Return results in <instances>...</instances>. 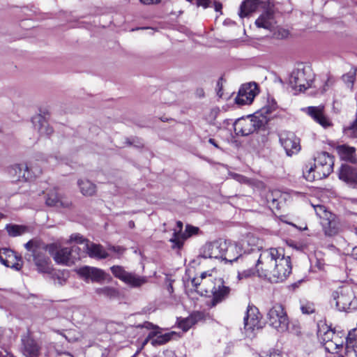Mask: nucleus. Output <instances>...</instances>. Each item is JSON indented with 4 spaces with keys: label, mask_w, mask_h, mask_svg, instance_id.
Listing matches in <instances>:
<instances>
[{
    "label": "nucleus",
    "mask_w": 357,
    "mask_h": 357,
    "mask_svg": "<svg viewBox=\"0 0 357 357\" xmlns=\"http://www.w3.org/2000/svg\"><path fill=\"white\" fill-rule=\"evenodd\" d=\"M268 324L280 333H284L289 328V318L282 307L280 304L273 305L267 313Z\"/></svg>",
    "instance_id": "6e6552de"
},
{
    "label": "nucleus",
    "mask_w": 357,
    "mask_h": 357,
    "mask_svg": "<svg viewBox=\"0 0 357 357\" xmlns=\"http://www.w3.org/2000/svg\"><path fill=\"white\" fill-rule=\"evenodd\" d=\"M335 150L341 160L352 164L357 163V155L354 147L347 144H340L335 146Z\"/></svg>",
    "instance_id": "4be33fe9"
},
{
    "label": "nucleus",
    "mask_w": 357,
    "mask_h": 357,
    "mask_svg": "<svg viewBox=\"0 0 357 357\" xmlns=\"http://www.w3.org/2000/svg\"><path fill=\"white\" fill-rule=\"evenodd\" d=\"M280 142L289 156L298 153L301 149L299 138L291 132H282L280 135Z\"/></svg>",
    "instance_id": "dca6fc26"
},
{
    "label": "nucleus",
    "mask_w": 357,
    "mask_h": 357,
    "mask_svg": "<svg viewBox=\"0 0 357 357\" xmlns=\"http://www.w3.org/2000/svg\"><path fill=\"white\" fill-rule=\"evenodd\" d=\"M5 217V215L3 214V213H0V220L3 218Z\"/></svg>",
    "instance_id": "bf43d9fd"
},
{
    "label": "nucleus",
    "mask_w": 357,
    "mask_h": 357,
    "mask_svg": "<svg viewBox=\"0 0 357 357\" xmlns=\"http://www.w3.org/2000/svg\"><path fill=\"white\" fill-rule=\"evenodd\" d=\"M261 123L257 116H247L236 121L234 129L236 135L246 136L258 129Z\"/></svg>",
    "instance_id": "f8f14e48"
},
{
    "label": "nucleus",
    "mask_w": 357,
    "mask_h": 357,
    "mask_svg": "<svg viewBox=\"0 0 357 357\" xmlns=\"http://www.w3.org/2000/svg\"><path fill=\"white\" fill-rule=\"evenodd\" d=\"M128 225H129V227H130V228H133V227H135V223H134V222H133V221H130V222H128Z\"/></svg>",
    "instance_id": "13d9d810"
},
{
    "label": "nucleus",
    "mask_w": 357,
    "mask_h": 357,
    "mask_svg": "<svg viewBox=\"0 0 357 357\" xmlns=\"http://www.w3.org/2000/svg\"><path fill=\"white\" fill-rule=\"evenodd\" d=\"M277 108V104L274 100H272L271 102H268L267 105H264L260 110L262 115L266 116L267 115L271 114L274 112Z\"/></svg>",
    "instance_id": "a19ab883"
},
{
    "label": "nucleus",
    "mask_w": 357,
    "mask_h": 357,
    "mask_svg": "<svg viewBox=\"0 0 357 357\" xmlns=\"http://www.w3.org/2000/svg\"><path fill=\"white\" fill-rule=\"evenodd\" d=\"M289 34V31L282 28H278L277 31L275 33V37L278 39L286 38L288 37Z\"/></svg>",
    "instance_id": "c03bdc74"
},
{
    "label": "nucleus",
    "mask_w": 357,
    "mask_h": 357,
    "mask_svg": "<svg viewBox=\"0 0 357 357\" xmlns=\"http://www.w3.org/2000/svg\"><path fill=\"white\" fill-rule=\"evenodd\" d=\"M96 293L98 295L105 296L109 298H114L119 295V292L116 289L109 287L97 288L96 289Z\"/></svg>",
    "instance_id": "e433bc0d"
},
{
    "label": "nucleus",
    "mask_w": 357,
    "mask_h": 357,
    "mask_svg": "<svg viewBox=\"0 0 357 357\" xmlns=\"http://www.w3.org/2000/svg\"><path fill=\"white\" fill-rule=\"evenodd\" d=\"M355 234L357 235V227L355 228Z\"/></svg>",
    "instance_id": "680f3d73"
},
{
    "label": "nucleus",
    "mask_w": 357,
    "mask_h": 357,
    "mask_svg": "<svg viewBox=\"0 0 357 357\" xmlns=\"http://www.w3.org/2000/svg\"><path fill=\"white\" fill-rule=\"evenodd\" d=\"M257 254L252 261V267L239 273V277H250L257 273L259 277L277 283L286 280L291 274V258L285 256L282 248H271L261 251L259 256Z\"/></svg>",
    "instance_id": "f257e3e1"
},
{
    "label": "nucleus",
    "mask_w": 357,
    "mask_h": 357,
    "mask_svg": "<svg viewBox=\"0 0 357 357\" xmlns=\"http://www.w3.org/2000/svg\"><path fill=\"white\" fill-rule=\"evenodd\" d=\"M259 241L260 240L259 238H256L252 234H249L245 238V239L242 241L241 246L243 248L246 249L245 244H247L248 245H251L252 248L250 250L253 252L255 250V248L253 247H257L259 243Z\"/></svg>",
    "instance_id": "4c0bfd02"
},
{
    "label": "nucleus",
    "mask_w": 357,
    "mask_h": 357,
    "mask_svg": "<svg viewBox=\"0 0 357 357\" xmlns=\"http://www.w3.org/2000/svg\"><path fill=\"white\" fill-rule=\"evenodd\" d=\"M225 248V240L219 239L213 242H208L201 248L199 256L205 259H222L223 248Z\"/></svg>",
    "instance_id": "4468645a"
},
{
    "label": "nucleus",
    "mask_w": 357,
    "mask_h": 357,
    "mask_svg": "<svg viewBox=\"0 0 357 357\" xmlns=\"http://www.w3.org/2000/svg\"><path fill=\"white\" fill-rule=\"evenodd\" d=\"M301 310L303 314H310L315 311L314 305L310 301L301 302Z\"/></svg>",
    "instance_id": "ea45409f"
},
{
    "label": "nucleus",
    "mask_w": 357,
    "mask_h": 357,
    "mask_svg": "<svg viewBox=\"0 0 357 357\" xmlns=\"http://www.w3.org/2000/svg\"><path fill=\"white\" fill-rule=\"evenodd\" d=\"M77 185L80 192L84 196H93L96 192V185L88 179H79L77 181Z\"/></svg>",
    "instance_id": "7c9ffc66"
},
{
    "label": "nucleus",
    "mask_w": 357,
    "mask_h": 357,
    "mask_svg": "<svg viewBox=\"0 0 357 357\" xmlns=\"http://www.w3.org/2000/svg\"><path fill=\"white\" fill-rule=\"evenodd\" d=\"M77 273L85 281L91 280L93 282H101L107 276L102 270L88 266L79 268Z\"/></svg>",
    "instance_id": "6ab92c4d"
},
{
    "label": "nucleus",
    "mask_w": 357,
    "mask_h": 357,
    "mask_svg": "<svg viewBox=\"0 0 357 357\" xmlns=\"http://www.w3.org/2000/svg\"><path fill=\"white\" fill-rule=\"evenodd\" d=\"M244 329L247 333H252L263 327L261 315L258 310L253 305L249 304L245 317L243 318Z\"/></svg>",
    "instance_id": "9d476101"
},
{
    "label": "nucleus",
    "mask_w": 357,
    "mask_h": 357,
    "mask_svg": "<svg viewBox=\"0 0 357 357\" xmlns=\"http://www.w3.org/2000/svg\"><path fill=\"white\" fill-rule=\"evenodd\" d=\"M229 175L232 178L238 181L239 183H247L249 182V180L243 175L238 174L236 173H231L229 174Z\"/></svg>",
    "instance_id": "a18cd8bd"
},
{
    "label": "nucleus",
    "mask_w": 357,
    "mask_h": 357,
    "mask_svg": "<svg viewBox=\"0 0 357 357\" xmlns=\"http://www.w3.org/2000/svg\"><path fill=\"white\" fill-rule=\"evenodd\" d=\"M225 248H223V255L222 259L232 262L241 256V259L248 265V268L252 267V261L255 257L251 255H241V248L238 244L225 241Z\"/></svg>",
    "instance_id": "9b49d317"
},
{
    "label": "nucleus",
    "mask_w": 357,
    "mask_h": 357,
    "mask_svg": "<svg viewBox=\"0 0 357 357\" xmlns=\"http://www.w3.org/2000/svg\"><path fill=\"white\" fill-rule=\"evenodd\" d=\"M208 142L211 144H213V146H215V147H218L217 144L215 143V139H212V138H210L209 140H208Z\"/></svg>",
    "instance_id": "5fc2aeb1"
},
{
    "label": "nucleus",
    "mask_w": 357,
    "mask_h": 357,
    "mask_svg": "<svg viewBox=\"0 0 357 357\" xmlns=\"http://www.w3.org/2000/svg\"><path fill=\"white\" fill-rule=\"evenodd\" d=\"M198 231V227L187 225L184 233L178 234L176 232H174L173 237L170 239V241L173 243L172 248H181L185 239L194 234H197Z\"/></svg>",
    "instance_id": "b1692460"
},
{
    "label": "nucleus",
    "mask_w": 357,
    "mask_h": 357,
    "mask_svg": "<svg viewBox=\"0 0 357 357\" xmlns=\"http://www.w3.org/2000/svg\"><path fill=\"white\" fill-rule=\"evenodd\" d=\"M34 128L41 136H49L53 132V129L50 126L45 118L41 115H36L32 118Z\"/></svg>",
    "instance_id": "a878e982"
},
{
    "label": "nucleus",
    "mask_w": 357,
    "mask_h": 357,
    "mask_svg": "<svg viewBox=\"0 0 357 357\" xmlns=\"http://www.w3.org/2000/svg\"><path fill=\"white\" fill-rule=\"evenodd\" d=\"M177 228L178 229H175L174 232H176L178 234H182L181 230L183 229V223L181 221H178L176 222Z\"/></svg>",
    "instance_id": "3c124183"
},
{
    "label": "nucleus",
    "mask_w": 357,
    "mask_h": 357,
    "mask_svg": "<svg viewBox=\"0 0 357 357\" xmlns=\"http://www.w3.org/2000/svg\"><path fill=\"white\" fill-rule=\"evenodd\" d=\"M6 250H10V249L8 248H2L0 250V261L2 263L3 261H4V259H8V255H7V253H2L3 252L6 251Z\"/></svg>",
    "instance_id": "09e8293b"
},
{
    "label": "nucleus",
    "mask_w": 357,
    "mask_h": 357,
    "mask_svg": "<svg viewBox=\"0 0 357 357\" xmlns=\"http://www.w3.org/2000/svg\"><path fill=\"white\" fill-rule=\"evenodd\" d=\"M0 357H14L12 354L7 353L6 355H3L1 352H0Z\"/></svg>",
    "instance_id": "6e6d98bb"
},
{
    "label": "nucleus",
    "mask_w": 357,
    "mask_h": 357,
    "mask_svg": "<svg viewBox=\"0 0 357 357\" xmlns=\"http://www.w3.org/2000/svg\"><path fill=\"white\" fill-rule=\"evenodd\" d=\"M197 94L201 97L204 96V91L202 89L197 90Z\"/></svg>",
    "instance_id": "4d7b16f0"
},
{
    "label": "nucleus",
    "mask_w": 357,
    "mask_h": 357,
    "mask_svg": "<svg viewBox=\"0 0 357 357\" xmlns=\"http://www.w3.org/2000/svg\"><path fill=\"white\" fill-rule=\"evenodd\" d=\"M24 246L28 251L26 255L27 260L33 261L38 272L50 273L52 271L51 260L45 255V252H47V245L38 240L32 239Z\"/></svg>",
    "instance_id": "7ed1b4c3"
},
{
    "label": "nucleus",
    "mask_w": 357,
    "mask_h": 357,
    "mask_svg": "<svg viewBox=\"0 0 357 357\" xmlns=\"http://www.w3.org/2000/svg\"><path fill=\"white\" fill-rule=\"evenodd\" d=\"M142 4L144 5H152V4H158L161 0H139Z\"/></svg>",
    "instance_id": "8fccbe9b"
},
{
    "label": "nucleus",
    "mask_w": 357,
    "mask_h": 357,
    "mask_svg": "<svg viewBox=\"0 0 357 357\" xmlns=\"http://www.w3.org/2000/svg\"><path fill=\"white\" fill-rule=\"evenodd\" d=\"M8 172L13 179L26 181L31 178L30 172L26 164H16L8 169Z\"/></svg>",
    "instance_id": "393cba45"
},
{
    "label": "nucleus",
    "mask_w": 357,
    "mask_h": 357,
    "mask_svg": "<svg viewBox=\"0 0 357 357\" xmlns=\"http://www.w3.org/2000/svg\"><path fill=\"white\" fill-rule=\"evenodd\" d=\"M342 346V341L340 340L339 337L324 344L325 350L329 353L336 352L340 347Z\"/></svg>",
    "instance_id": "f704fd0d"
},
{
    "label": "nucleus",
    "mask_w": 357,
    "mask_h": 357,
    "mask_svg": "<svg viewBox=\"0 0 357 357\" xmlns=\"http://www.w3.org/2000/svg\"><path fill=\"white\" fill-rule=\"evenodd\" d=\"M347 344L349 347H352L357 357V328L350 331L347 337Z\"/></svg>",
    "instance_id": "c9c22d12"
},
{
    "label": "nucleus",
    "mask_w": 357,
    "mask_h": 357,
    "mask_svg": "<svg viewBox=\"0 0 357 357\" xmlns=\"http://www.w3.org/2000/svg\"><path fill=\"white\" fill-rule=\"evenodd\" d=\"M82 311V309L77 307H72L68 310V312L66 313V317L68 318L71 319L73 321H81L80 319V314Z\"/></svg>",
    "instance_id": "58836bf2"
},
{
    "label": "nucleus",
    "mask_w": 357,
    "mask_h": 357,
    "mask_svg": "<svg viewBox=\"0 0 357 357\" xmlns=\"http://www.w3.org/2000/svg\"><path fill=\"white\" fill-rule=\"evenodd\" d=\"M338 177L353 188H357V169L349 165H342L339 169Z\"/></svg>",
    "instance_id": "412c9836"
},
{
    "label": "nucleus",
    "mask_w": 357,
    "mask_h": 357,
    "mask_svg": "<svg viewBox=\"0 0 357 357\" xmlns=\"http://www.w3.org/2000/svg\"><path fill=\"white\" fill-rule=\"evenodd\" d=\"M259 28L272 30L276 24L275 9L273 4L268 3L264 11L255 21Z\"/></svg>",
    "instance_id": "2eb2a0df"
},
{
    "label": "nucleus",
    "mask_w": 357,
    "mask_h": 357,
    "mask_svg": "<svg viewBox=\"0 0 357 357\" xmlns=\"http://www.w3.org/2000/svg\"><path fill=\"white\" fill-rule=\"evenodd\" d=\"M332 296L339 310L349 311L357 309V298L351 286L345 285L339 287Z\"/></svg>",
    "instance_id": "423d86ee"
},
{
    "label": "nucleus",
    "mask_w": 357,
    "mask_h": 357,
    "mask_svg": "<svg viewBox=\"0 0 357 357\" xmlns=\"http://www.w3.org/2000/svg\"><path fill=\"white\" fill-rule=\"evenodd\" d=\"M175 335V333H166L162 334L160 333H155L152 337L151 335L150 342L153 346L162 345L169 341L173 336Z\"/></svg>",
    "instance_id": "473e14b6"
},
{
    "label": "nucleus",
    "mask_w": 357,
    "mask_h": 357,
    "mask_svg": "<svg viewBox=\"0 0 357 357\" xmlns=\"http://www.w3.org/2000/svg\"><path fill=\"white\" fill-rule=\"evenodd\" d=\"M351 256L357 261V247L353 248Z\"/></svg>",
    "instance_id": "864d4df0"
},
{
    "label": "nucleus",
    "mask_w": 357,
    "mask_h": 357,
    "mask_svg": "<svg viewBox=\"0 0 357 357\" xmlns=\"http://www.w3.org/2000/svg\"><path fill=\"white\" fill-rule=\"evenodd\" d=\"M313 207L317 215L321 220L324 234L328 236L337 235L342 228V223L338 216L327 211L323 205H314Z\"/></svg>",
    "instance_id": "39448f33"
},
{
    "label": "nucleus",
    "mask_w": 357,
    "mask_h": 357,
    "mask_svg": "<svg viewBox=\"0 0 357 357\" xmlns=\"http://www.w3.org/2000/svg\"><path fill=\"white\" fill-rule=\"evenodd\" d=\"M213 6H214V8H215V11L219 12V11L221 10V9H222V4L220 3L214 1L213 2Z\"/></svg>",
    "instance_id": "603ef678"
},
{
    "label": "nucleus",
    "mask_w": 357,
    "mask_h": 357,
    "mask_svg": "<svg viewBox=\"0 0 357 357\" xmlns=\"http://www.w3.org/2000/svg\"><path fill=\"white\" fill-rule=\"evenodd\" d=\"M112 274L126 284L132 287H138L146 282V278L128 273L122 266H113L110 268Z\"/></svg>",
    "instance_id": "ddd939ff"
},
{
    "label": "nucleus",
    "mask_w": 357,
    "mask_h": 357,
    "mask_svg": "<svg viewBox=\"0 0 357 357\" xmlns=\"http://www.w3.org/2000/svg\"><path fill=\"white\" fill-rule=\"evenodd\" d=\"M46 204L50 206L69 208L71 202L60 195L56 189H53L47 193Z\"/></svg>",
    "instance_id": "5701e85b"
},
{
    "label": "nucleus",
    "mask_w": 357,
    "mask_h": 357,
    "mask_svg": "<svg viewBox=\"0 0 357 357\" xmlns=\"http://www.w3.org/2000/svg\"><path fill=\"white\" fill-rule=\"evenodd\" d=\"M272 202L273 203H274L275 202H276V199L275 198H272Z\"/></svg>",
    "instance_id": "052dcab7"
},
{
    "label": "nucleus",
    "mask_w": 357,
    "mask_h": 357,
    "mask_svg": "<svg viewBox=\"0 0 357 357\" xmlns=\"http://www.w3.org/2000/svg\"><path fill=\"white\" fill-rule=\"evenodd\" d=\"M259 357H282L280 353L277 351H270L269 354L261 355Z\"/></svg>",
    "instance_id": "de8ad7c7"
},
{
    "label": "nucleus",
    "mask_w": 357,
    "mask_h": 357,
    "mask_svg": "<svg viewBox=\"0 0 357 357\" xmlns=\"http://www.w3.org/2000/svg\"><path fill=\"white\" fill-rule=\"evenodd\" d=\"M314 160V167H306L303 170V176L308 181L322 179L333 172V159L328 153H319Z\"/></svg>",
    "instance_id": "20e7f679"
},
{
    "label": "nucleus",
    "mask_w": 357,
    "mask_h": 357,
    "mask_svg": "<svg viewBox=\"0 0 357 357\" xmlns=\"http://www.w3.org/2000/svg\"><path fill=\"white\" fill-rule=\"evenodd\" d=\"M21 352L25 357H38L40 347L29 335L22 337Z\"/></svg>",
    "instance_id": "aec40b11"
},
{
    "label": "nucleus",
    "mask_w": 357,
    "mask_h": 357,
    "mask_svg": "<svg viewBox=\"0 0 357 357\" xmlns=\"http://www.w3.org/2000/svg\"><path fill=\"white\" fill-rule=\"evenodd\" d=\"M108 250L114 252V256L119 257L125 251V249L120 246H109Z\"/></svg>",
    "instance_id": "37998d69"
},
{
    "label": "nucleus",
    "mask_w": 357,
    "mask_h": 357,
    "mask_svg": "<svg viewBox=\"0 0 357 357\" xmlns=\"http://www.w3.org/2000/svg\"><path fill=\"white\" fill-rule=\"evenodd\" d=\"M89 241L88 240L83 238L82 236H81L79 234H73L70 236L69 240L67 241V243H72V242H76L77 243H86V242Z\"/></svg>",
    "instance_id": "79ce46f5"
},
{
    "label": "nucleus",
    "mask_w": 357,
    "mask_h": 357,
    "mask_svg": "<svg viewBox=\"0 0 357 357\" xmlns=\"http://www.w3.org/2000/svg\"><path fill=\"white\" fill-rule=\"evenodd\" d=\"M259 3V0H245L240 7L238 13L240 17L243 18L249 16L250 14L256 10Z\"/></svg>",
    "instance_id": "c85d7f7f"
},
{
    "label": "nucleus",
    "mask_w": 357,
    "mask_h": 357,
    "mask_svg": "<svg viewBox=\"0 0 357 357\" xmlns=\"http://www.w3.org/2000/svg\"><path fill=\"white\" fill-rule=\"evenodd\" d=\"M191 282L196 291L200 295L212 296L211 303L212 307L225 301L230 292L229 287L224 284L222 279L215 278L207 272H204L200 276L194 278Z\"/></svg>",
    "instance_id": "f03ea898"
},
{
    "label": "nucleus",
    "mask_w": 357,
    "mask_h": 357,
    "mask_svg": "<svg viewBox=\"0 0 357 357\" xmlns=\"http://www.w3.org/2000/svg\"><path fill=\"white\" fill-rule=\"evenodd\" d=\"M343 79L345 82H348L352 85L355 79V72L349 73L343 75Z\"/></svg>",
    "instance_id": "49530a36"
},
{
    "label": "nucleus",
    "mask_w": 357,
    "mask_h": 357,
    "mask_svg": "<svg viewBox=\"0 0 357 357\" xmlns=\"http://www.w3.org/2000/svg\"><path fill=\"white\" fill-rule=\"evenodd\" d=\"M84 248L89 257L98 259H105L109 254L100 245L87 241Z\"/></svg>",
    "instance_id": "bb28decb"
},
{
    "label": "nucleus",
    "mask_w": 357,
    "mask_h": 357,
    "mask_svg": "<svg viewBox=\"0 0 357 357\" xmlns=\"http://www.w3.org/2000/svg\"><path fill=\"white\" fill-rule=\"evenodd\" d=\"M6 228L8 234L13 237L20 236L29 231L28 227L23 225H8Z\"/></svg>",
    "instance_id": "72a5a7b5"
},
{
    "label": "nucleus",
    "mask_w": 357,
    "mask_h": 357,
    "mask_svg": "<svg viewBox=\"0 0 357 357\" xmlns=\"http://www.w3.org/2000/svg\"><path fill=\"white\" fill-rule=\"evenodd\" d=\"M318 327L317 335L321 343L323 344L338 337V335L326 324H322L321 326L319 324Z\"/></svg>",
    "instance_id": "c756f323"
},
{
    "label": "nucleus",
    "mask_w": 357,
    "mask_h": 357,
    "mask_svg": "<svg viewBox=\"0 0 357 357\" xmlns=\"http://www.w3.org/2000/svg\"><path fill=\"white\" fill-rule=\"evenodd\" d=\"M313 74L310 67L297 68L294 70L289 78V83L294 89L303 91L311 86Z\"/></svg>",
    "instance_id": "1a4fd4ad"
},
{
    "label": "nucleus",
    "mask_w": 357,
    "mask_h": 357,
    "mask_svg": "<svg viewBox=\"0 0 357 357\" xmlns=\"http://www.w3.org/2000/svg\"><path fill=\"white\" fill-rule=\"evenodd\" d=\"M257 93L258 88L256 83L243 84L239 89L235 102L239 105H249L252 103Z\"/></svg>",
    "instance_id": "f3484780"
},
{
    "label": "nucleus",
    "mask_w": 357,
    "mask_h": 357,
    "mask_svg": "<svg viewBox=\"0 0 357 357\" xmlns=\"http://www.w3.org/2000/svg\"><path fill=\"white\" fill-rule=\"evenodd\" d=\"M78 247L62 248L57 243L47 244V252L58 264L70 266L78 258L73 252L78 250Z\"/></svg>",
    "instance_id": "0eeeda50"
},
{
    "label": "nucleus",
    "mask_w": 357,
    "mask_h": 357,
    "mask_svg": "<svg viewBox=\"0 0 357 357\" xmlns=\"http://www.w3.org/2000/svg\"><path fill=\"white\" fill-rule=\"evenodd\" d=\"M303 110L324 128L326 129L333 126L332 121L326 114L324 106H310Z\"/></svg>",
    "instance_id": "a211bd4d"
},
{
    "label": "nucleus",
    "mask_w": 357,
    "mask_h": 357,
    "mask_svg": "<svg viewBox=\"0 0 357 357\" xmlns=\"http://www.w3.org/2000/svg\"><path fill=\"white\" fill-rule=\"evenodd\" d=\"M2 253H7L8 255V258L5 259L4 261L2 262L3 265L7 267L14 268L17 271H19L22 268V264L21 259L17 257L13 250H6Z\"/></svg>",
    "instance_id": "2f4dec72"
},
{
    "label": "nucleus",
    "mask_w": 357,
    "mask_h": 357,
    "mask_svg": "<svg viewBox=\"0 0 357 357\" xmlns=\"http://www.w3.org/2000/svg\"><path fill=\"white\" fill-rule=\"evenodd\" d=\"M204 315L202 312H196L191 314L189 317L183 319L178 322V326L183 331H188L192 326L196 324L199 321H202Z\"/></svg>",
    "instance_id": "cd10ccee"
}]
</instances>
